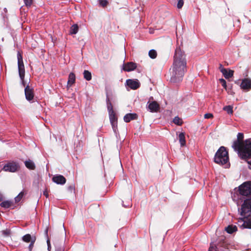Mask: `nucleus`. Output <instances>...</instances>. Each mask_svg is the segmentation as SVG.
Returning <instances> with one entry per match:
<instances>
[{"label": "nucleus", "mask_w": 251, "mask_h": 251, "mask_svg": "<svg viewBox=\"0 0 251 251\" xmlns=\"http://www.w3.org/2000/svg\"><path fill=\"white\" fill-rule=\"evenodd\" d=\"M137 118V115L136 113H128L124 117V120L126 123H128L131 120H135Z\"/></svg>", "instance_id": "18"}, {"label": "nucleus", "mask_w": 251, "mask_h": 251, "mask_svg": "<svg viewBox=\"0 0 251 251\" xmlns=\"http://www.w3.org/2000/svg\"><path fill=\"white\" fill-rule=\"evenodd\" d=\"M24 195V192L23 191L20 192L19 195L15 198V201L16 203L19 202L21 199L23 198Z\"/></svg>", "instance_id": "30"}, {"label": "nucleus", "mask_w": 251, "mask_h": 251, "mask_svg": "<svg viewBox=\"0 0 251 251\" xmlns=\"http://www.w3.org/2000/svg\"><path fill=\"white\" fill-rule=\"evenodd\" d=\"M25 166L29 170H33L35 169V165L34 162L30 159L25 162Z\"/></svg>", "instance_id": "20"}, {"label": "nucleus", "mask_w": 251, "mask_h": 251, "mask_svg": "<svg viewBox=\"0 0 251 251\" xmlns=\"http://www.w3.org/2000/svg\"><path fill=\"white\" fill-rule=\"evenodd\" d=\"M35 240H36V238H35V237H34V239H33V240L30 242V244L29 245V251H31V250H32V249L33 248L34 244V243L35 242Z\"/></svg>", "instance_id": "36"}, {"label": "nucleus", "mask_w": 251, "mask_h": 251, "mask_svg": "<svg viewBox=\"0 0 251 251\" xmlns=\"http://www.w3.org/2000/svg\"><path fill=\"white\" fill-rule=\"evenodd\" d=\"M240 86L243 89L250 90L251 88V80L247 78L243 79Z\"/></svg>", "instance_id": "16"}, {"label": "nucleus", "mask_w": 251, "mask_h": 251, "mask_svg": "<svg viewBox=\"0 0 251 251\" xmlns=\"http://www.w3.org/2000/svg\"><path fill=\"white\" fill-rule=\"evenodd\" d=\"M149 55L151 58L154 59L157 56V52L154 50H151L149 52Z\"/></svg>", "instance_id": "27"}, {"label": "nucleus", "mask_w": 251, "mask_h": 251, "mask_svg": "<svg viewBox=\"0 0 251 251\" xmlns=\"http://www.w3.org/2000/svg\"><path fill=\"white\" fill-rule=\"evenodd\" d=\"M239 194L248 196L251 195V181H247L241 184L238 189ZM251 211V199L244 201L241 206V215H243Z\"/></svg>", "instance_id": "2"}, {"label": "nucleus", "mask_w": 251, "mask_h": 251, "mask_svg": "<svg viewBox=\"0 0 251 251\" xmlns=\"http://www.w3.org/2000/svg\"><path fill=\"white\" fill-rule=\"evenodd\" d=\"M17 58L19 75L21 80L22 85L24 86H25V82L24 81V77L25 75V66L22 56L19 52H18L17 54Z\"/></svg>", "instance_id": "6"}, {"label": "nucleus", "mask_w": 251, "mask_h": 251, "mask_svg": "<svg viewBox=\"0 0 251 251\" xmlns=\"http://www.w3.org/2000/svg\"><path fill=\"white\" fill-rule=\"evenodd\" d=\"M12 205H13V202L10 201H4L0 204V205L1 207H4L5 208H8L11 207Z\"/></svg>", "instance_id": "22"}, {"label": "nucleus", "mask_w": 251, "mask_h": 251, "mask_svg": "<svg viewBox=\"0 0 251 251\" xmlns=\"http://www.w3.org/2000/svg\"><path fill=\"white\" fill-rule=\"evenodd\" d=\"M186 55L179 47L176 48L174 56V62L170 69L172 83H176L182 81L185 72L186 71Z\"/></svg>", "instance_id": "1"}, {"label": "nucleus", "mask_w": 251, "mask_h": 251, "mask_svg": "<svg viewBox=\"0 0 251 251\" xmlns=\"http://www.w3.org/2000/svg\"><path fill=\"white\" fill-rule=\"evenodd\" d=\"M180 147H184L186 145V142H180Z\"/></svg>", "instance_id": "40"}, {"label": "nucleus", "mask_w": 251, "mask_h": 251, "mask_svg": "<svg viewBox=\"0 0 251 251\" xmlns=\"http://www.w3.org/2000/svg\"><path fill=\"white\" fill-rule=\"evenodd\" d=\"M247 163L249 165V168L251 169V161H248Z\"/></svg>", "instance_id": "41"}, {"label": "nucleus", "mask_w": 251, "mask_h": 251, "mask_svg": "<svg viewBox=\"0 0 251 251\" xmlns=\"http://www.w3.org/2000/svg\"><path fill=\"white\" fill-rule=\"evenodd\" d=\"M136 67L137 64L135 63L129 62L123 64L122 68V71H124L125 72H131L134 70Z\"/></svg>", "instance_id": "11"}, {"label": "nucleus", "mask_w": 251, "mask_h": 251, "mask_svg": "<svg viewBox=\"0 0 251 251\" xmlns=\"http://www.w3.org/2000/svg\"><path fill=\"white\" fill-rule=\"evenodd\" d=\"M43 194L44 196H45V197L47 198L49 197V193H48V191L47 190V189H46L44 192H43Z\"/></svg>", "instance_id": "38"}, {"label": "nucleus", "mask_w": 251, "mask_h": 251, "mask_svg": "<svg viewBox=\"0 0 251 251\" xmlns=\"http://www.w3.org/2000/svg\"><path fill=\"white\" fill-rule=\"evenodd\" d=\"M220 68H221V70L222 68H223V67H222V65L221 64H220Z\"/></svg>", "instance_id": "45"}, {"label": "nucleus", "mask_w": 251, "mask_h": 251, "mask_svg": "<svg viewBox=\"0 0 251 251\" xmlns=\"http://www.w3.org/2000/svg\"><path fill=\"white\" fill-rule=\"evenodd\" d=\"M33 239L34 237H31L29 234H26L22 237L23 240L26 243L31 242Z\"/></svg>", "instance_id": "23"}, {"label": "nucleus", "mask_w": 251, "mask_h": 251, "mask_svg": "<svg viewBox=\"0 0 251 251\" xmlns=\"http://www.w3.org/2000/svg\"><path fill=\"white\" fill-rule=\"evenodd\" d=\"M244 134L242 133H238L237 135V140L236 141H251V138L243 140Z\"/></svg>", "instance_id": "26"}, {"label": "nucleus", "mask_w": 251, "mask_h": 251, "mask_svg": "<svg viewBox=\"0 0 251 251\" xmlns=\"http://www.w3.org/2000/svg\"><path fill=\"white\" fill-rule=\"evenodd\" d=\"M232 109V106L230 105L226 106L223 108V109L229 114H232L233 113Z\"/></svg>", "instance_id": "28"}, {"label": "nucleus", "mask_w": 251, "mask_h": 251, "mask_svg": "<svg viewBox=\"0 0 251 251\" xmlns=\"http://www.w3.org/2000/svg\"><path fill=\"white\" fill-rule=\"evenodd\" d=\"M99 3L101 6L105 7L107 5L108 1L107 0H99Z\"/></svg>", "instance_id": "32"}, {"label": "nucleus", "mask_w": 251, "mask_h": 251, "mask_svg": "<svg viewBox=\"0 0 251 251\" xmlns=\"http://www.w3.org/2000/svg\"><path fill=\"white\" fill-rule=\"evenodd\" d=\"M47 244H48V250H50V248H51L50 241L49 239L47 240Z\"/></svg>", "instance_id": "39"}, {"label": "nucleus", "mask_w": 251, "mask_h": 251, "mask_svg": "<svg viewBox=\"0 0 251 251\" xmlns=\"http://www.w3.org/2000/svg\"><path fill=\"white\" fill-rule=\"evenodd\" d=\"M52 179L54 182L61 185L65 184L66 181L65 177L62 175L55 176L52 177Z\"/></svg>", "instance_id": "15"}, {"label": "nucleus", "mask_w": 251, "mask_h": 251, "mask_svg": "<svg viewBox=\"0 0 251 251\" xmlns=\"http://www.w3.org/2000/svg\"><path fill=\"white\" fill-rule=\"evenodd\" d=\"M153 98L152 97H151L149 99V101H150V100H153Z\"/></svg>", "instance_id": "43"}, {"label": "nucleus", "mask_w": 251, "mask_h": 251, "mask_svg": "<svg viewBox=\"0 0 251 251\" xmlns=\"http://www.w3.org/2000/svg\"><path fill=\"white\" fill-rule=\"evenodd\" d=\"M3 197L2 194L1 193H0V201H1L3 200Z\"/></svg>", "instance_id": "42"}, {"label": "nucleus", "mask_w": 251, "mask_h": 251, "mask_svg": "<svg viewBox=\"0 0 251 251\" xmlns=\"http://www.w3.org/2000/svg\"><path fill=\"white\" fill-rule=\"evenodd\" d=\"M177 7L178 9L181 8L184 4L183 0H177Z\"/></svg>", "instance_id": "33"}, {"label": "nucleus", "mask_w": 251, "mask_h": 251, "mask_svg": "<svg viewBox=\"0 0 251 251\" xmlns=\"http://www.w3.org/2000/svg\"><path fill=\"white\" fill-rule=\"evenodd\" d=\"M126 84L132 90H136L140 86V83L137 79H128L126 80Z\"/></svg>", "instance_id": "9"}, {"label": "nucleus", "mask_w": 251, "mask_h": 251, "mask_svg": "<svg viewBox=\"0 0 251 251\" xmlns=\"http://www.w3.org/2000/svg\"><path fill=\"white\" fill-rule=\"evenodd\" d=\"M78 30V26L77 25H73L70 30V33L71 34H75Z\"/></svg>", "instance_id": "24"}, {"label": "nucleus", "mask_w": 251, "mask_h": 251, "mask_svg": "<svg viewBox=\"0 0 251 251\" xmlns=\"http://www.w3.org/2000/svg\"><path fill=\"white\" fill-rule=\"evenodd\" d=\"M219 81L221 83L222 86L226 90H227V86H226V81L224 79H223V78L220 79Z\"/></svg>", "instance_id": "31"}, {"label": "nucleus", "mask_w": 251, "mask_h": 251, "mask_svg": "<svg viewBox=\"0 0 251 251\" xmlns=\"http://www.w3.org/2000/svg\"><path fill=\"white\" fill-rule=\"evenodd\" d=\"M245 213L243 216L244 217L239 218L238 220V226L241 229L249 228L251 229V214L246 216Z\"/></svg>", "instance_id": "7"}, {"label": "nucleus", "mask_w": 251, "mask_h": 251, "mask_svg": "<svg viewBox=\"0 0 251 251\" xmlns=\"http://www.w3.org/2000/svg\"><path fill=\"white\" fill-rule=\"evenodd\" d=\"M226 230L227 233L232 234L237 230V227L236 226L229 225L226 228Z\"/></svg>", "instance_id": "21"}, {"label": "nucleus", "mask_w": 251, "mask_h": 251, "mask_svg": "<svg viewBox=\"0 0 251 251\" xmlns=\"http://www.w3.org/2000/svg\"><path fill=\"white\" fill-rule=\"evenodd\" d=\"M179 141H185V135L183 133H180L178 136Z\"/></svg>", "instance_id": "35"}, {"label": "nucleus", "mask_w": 251, "mask_h": 251, "mask_svg": "<svg viewBox=\"0 0 251 251\" xmlns=\"http://www.w3.org/2000/svg\"><path fill=\"white\" fill-rule=\"evenodd\" d=\"M25 6L27 7H30L32 3L33 0H24Z\"/></svg>", "instance_id": "34"}, {"label": "nucleus", "mask_w": 251, "mask_h": 251, "mask_svg": "<svg viewBox=\"0 0 251 251\" xmlns=\"http://www.w3.org/2000/svg\"><path fill=\"white\" fill-rule=\"evenodd\" d=\"M106 100L110 122L114 132H116V130L117 127V118L113 110L112 104L110 101L107 93L106 94Z\"/></svg>", "instance_id": "5"}, {"label": "nucleus", "mask_w": 251, "mask_h": 251, "mask_svg": "<svg viewBox=\"0 0 251 251\" xmlns=\"http://www.w3.org/2000/svg\"><path fill=\"white\" fill-rule=\"evenodd\" d=\"M25 93L26 99L30 101L33 100L34 97V93L33 89L30 87L28 85H27L25 89Z\"/></svg>", "instance_id": "13"}, {"label": "nucleus", "mask_w": 251, "mask_h": 251, "mask_svg": "<svg viewBox=\"0 0 251 251\" xmlns=\"http://www.w3.org/2000/svg\"><path fill=\"white\" fill-rule=\"evenodd\" d=\"M147 108L151 112H157L160 108L159 104L155 101L151 102L148 101L147 103Z\"/></svg>", "instance_id": "12"}, {"label": "nucleus", "mask_w": 251, "mask_h": 251, "mask_svg": "<svg viewBox=\"0 0 251 251\" xmlns=\"http://www.w3.org/2000/svg\"><path fill=\"white\" fill-rule=\"evenodd\" d=\"M213 115L211 113H206L204 115V117L205 119H210L213 118Z\"/></svg>", "instance_id": "37"}, {"label": "nucleus", "mask_w": 251, "mask_h": 251, "mask_svg": "<svg viewBox=\"0 0 251 251\" xmlns=\"http://www.w3.org/2000/svg\"><path fill=\"white\" fill-rule=\"evenodd\" d=\"M227 244L224 240L221 241L217 246H211L208 251H229Z\"/></svg>", "instance_id": "8"}, {"label": "nucleus", "mask_w": 251, "mask_h": 251, "mask_svg": "<svg viewBox=\"0 0 251 251\" xmlns=\"http://www.w3.org/2000/svg\"><path fill=\"white\" fill-rule=\"evenodd\" d=\"M229 158L228 152L225 147L222 146L216 152L214 157V162L221 165L227 163Z\"/></svg>", "instance_id": "4"}, {"label": "nucleus", "mask_w": 251, "mask_h": 251, "mask_svg": "<svg viewBox=\"0 0 251 251\" xmlns=\"http://www.w3.org/2000/svg\"><path fill=\"white\" fill-rule=\"evenodd\" d=\"M173 122L176 125L180 126L182 123V121L178 116H176L174 118Z\"/></svg>", "instance_id": "29"}, {"label": "nucleus", "mask_w": 251, "mask_h": 251, "mask_svg": "<svg viewBox=\"0 0 251 251\" xmlns=\"http://www.w3.org/2000/svg\"><path fill=\"white\" fill-rule=\"evenodd\" d=\"M227 91V93L230 94H232V92L231 91H229L227 89L226 90Z\"/></svg>", "instance_id": "44"}, {"label": "nucleus", "mask_w": 251, "mask_h": 251, "mask_svg": "<svg viewBox=\"0 0 251 251\" xmlns=\"http://www.w3.org/2000/svg\"><path fill=\"white\" fill-rule=\"evenodd\" d=\"M18 165L15 162H10L5 165L2 170L6 172H15L17 171Z\"/></svg>", "instance_id": "10"}, {"label": "nucleus", "mask_w": 251, "mask_h": 251, "mask_svg": "<svg viewBox=\"0 0 251 251\" xmlns=\"http://www.w3.org/2000/svg\"><path fill=\"white\" fill-rule=\"evenodd\" d=\"M75 81V76L74 73H71L68 77V80L67 83L68 87L71 86Z\"/></svg>", "instance_id": "19"}, {"label": "nucleus", "mask_w": 251, "mask_h": 251, "mask_svg": "<svg viewBox=\"0 0 251 251\" xmlns=\"http://www.w3.org/2000/svg\"><path fill=\"white\" fill-rule=\"evenodd\" d=\"M84 78L87 81H89L92 79L91 73L85 70L83 72Z\"/></svg>", "instance_id": "25"}, {"label": "nucleus", "mask_w": 251, "mask_h": 251, "mask_svg": "<svg viewBox=\"0 0 251 251\" xmlns=\"http://www.w3.org/2000/svg\"><path fill=\"white\" fill-rule=\"evenodd\" d=\"M53 242L55 246V251H64V248L62 245L63 243V240L60 242L57 238H55L53 240Z\"/></svg>", "instance_id": "14"}, {"label": "nucleus", "mask_w": 251, "mask_h": 251, "mask_svg": "<svg viewBox=\"0 0 251 251\" xmlns=\"http://www.w3.org/2000/svg\"><path fill=\"white\" fill-rule=\"evenodd\" d=\"M221 72L222 73L224 77L226 79H228L229 78H231L233 75L234 71L232 70H227L226 69L222 68L221 70Z\"/></svg>", "instance_id": "17"}, {"label": "nucleus", "mask_w": 251, "mask_h": 251, "mask_svg": "<svg viewBox=\"0 0 251 251\" xmlns=\"http://www.w3.org/2000/svg\"><path fill=\"white\" fill-rule=\"evenodd\" d=\"M232 147L241 159L247 162L251 158V142H234Z\"/></svg>", "instance_id": "3"}]
</instances>
